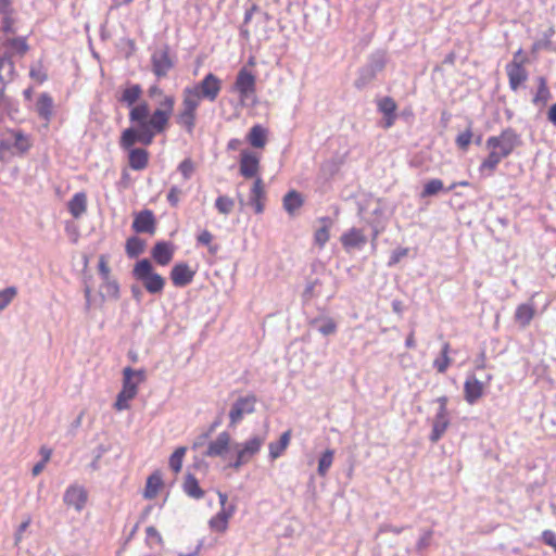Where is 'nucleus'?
Returning a JSON list of instances; mask_svg holds the SVG:
<instances>
[{
	"label": "nucleus",
	"instance_id": "obj_1",
	"mask_svg": "<svg viewBox=\"0 0 556 556\" xmlns=\"http://www.w3.org/2000/svg\"><path fill=\"white\" fill-rule=\"evenodd\" d=\"M142 94V88L138 84L126 87L118 101L130 108L129 122L131 127L123 130L119 138V147L129 149L136 143L144 147L152 144L154 137L166 130L175 106V97H163L159 108L152 113L147 101L137 103Z\"/></svg>",
	"mask_w": 556,
	"mask_h": 556
},
{
	"label": "nucleus",
	"instance_id": "obj_2",
	"mask_svg": "<svg viewBox=\"0 0 556 556\" xmlns=\"http://www.w3.org/2000/svg\"><path fill=\"white\" fill-rule=\"evenodd\" d=\"M519 144V136L511 128L502 130L497 136H491L485 141L488 155L482 160L479 172L492 175L500 163L508 157Z\"/></svg>",
	"mask_w": 556,
	"mask_h": 556
},
{
	"label": "nucleus",
	"instance_id": "obj_3",
	"mask_svg": "<svg viewBox=\"0 0 556 556\" xmlns=\"http://www.w3.org/2000/svg\"><path fill=\"white\" fill-rule=\"evenodd\" d=\"M132 277L140 281L144 289L151 294H161L165 287V278L154 271L150 260L138 261L132 268Z\"/></svg>",
	"mask_w": 556,
	"mask_h": 556
},
{
	"label": "nucleus",
	"instance_id": "obj_4",
	"mask_svg": "<svg viewBox=\"0 0 556 556\" xmlns=\"http://www.w3.org/2000/svg\"><path fill=\"white\" fill-rule=\"evenodd\" d=\"M528 63L529 58L520 48L514 53L511 61L506 64L505 72L513 91H517L528 80L529 73L526 68Z\"/></svg>",
	"mask_w": 556,
	"mask_h": 556
},
{
	"label": "nucleus",
	"instance_id": "obj_5",
	"mask_svg": "<svg viewBox=\"0 0 556 556\" xmlns=\"http://www.w3.org/2000/svg\"><path fill=\"white\" fill-rule=\"evenodd\" d=\"M175 67V58L170 53V47L163 45L151 54V70L156 78L161 79L168 75Z\"/></svg>",
	"mask_w": 556,
	"mask_h": 556
},
{
	"label": "nucleus",
	"instance_id": "obj_6",
	"mask_svg": "<svg viewBox=\"0 0 556 556\" xmlns=\"http://www.w3.org/2000/svg\"><path fill=\"white\" fill-rule=\"evenodd\" d=\"M437 402L439 403V409L432 421V430L430 433V441L438 442L450 426V414L447 410V397L440 396Z\"/></svg>",
	"mask_w": 556,
	"mask_h": 556
},
{
	"label": "nucleus",
	"instance_id": "obj_7",
	"mask_svg": "<svg viewBox=\"0 0 556 556\" xmlns=\"http://www.w3.org/2000/svg\"><path fill=\"white\" fill-rule=\"evenodd\" d=\"M202 100L214 102L220 90L222 80L213 73L206 74L201 81L191 87Z\"/></svg>",
	"mask_w": 556,
	"mask_h": 556
},
{
	"label": "nucleus",
	"instance_id": "obj_8",
	"mask_svg": "<svg viewBox=\"0 0 556 556\" xmlns=\"http://www.w3.org/2000/svg\"><path fill=\"white\" fill-rule=\"evenodd\" d=\"M492 375L486 376V381H480L476 375H468L464 382V399L465 401L473 405L477 403L485 393L488 384L492 380Z\"/></svg>",
	"mask_w": 556,
	"mask_h": 556
},
{
	"label": "nucleus",
	"instance_id": "obj_9",
	"mask_svg": "<svg viewBox=\"0 0 556 556\" xmlns=\"http://www.w3.org/2000/svg\"><path fill=\"white\" fill-rule=\"evenodd\" d=\"M256 397L252 394L238 397L229 410L230 427L239 424L245 415L252 414L255 409Z\"/></svg>",
	"mask_w": 556,
	"mask_h": 556
},
{
	"label": "nucleus",
	"instance_id": "obj_10",
	"mask_svg": "<svg viewBox=\"0 0 556 556\" xmlns=\"http://www.w3.org/2000/svg\"><path fill=\"white\" fill-rule=\"evenodd\" d=\"M263 440L260 437H253L242 445H237V456L233 462L229 463V467L239 469L241 466L250 462V459L260 451Z\"/></svg>",
	"mask_w": 556,
	"mask_h": 556
},
{
	"label": "nucleus",
	"instance_id": "obj_11",
	"mask_svg": "<svg viewBox=\"0 0 556 556\" xmlns=\"http://www.w3.org/2000/svg\"><path fill=\"white\" fill-rule=\"evenodd\" d=\"M255 76L247 67H242L236 76L232 90L239 93L241 101H244L255 92Z\"/></svg>",
	"mask_w": 556,
	"mask_h": 556
},
{
	"label": "nucleus",
	"instance_id": "obj_12",
	"mask_svg": "<svg viewBox=\"0 0 556 556\" xmlns=\"http://www.w3.org/2000/svg\"><path fill=\"white\" fill-rule=\"evenodd\" d=\"M132 229L137 233H150L153 235L156 229V220L151 210H142L135 215L132 222Z\"/></svg>",
	"mask_w": 556,
	"mask_h": 556
},
{
	"label": "nucleus",
	"instance_id": "obj_13",
	"mask_svg": "<svg viewBox=\"0 0 556 556\" xmlns=\"http://www.w3.org/2000/svg\"><path fill=\"white\" fill-rule=\"evenodd\" d=\"M194 275L195 271L187 263L180 262L173 266L170 280L175 287L184 288L192 282Z\"/></svg>",
	"mask_w": 556,
	"mask_h": 556
},
{
	"label": "nucleus",
	"instance_id": "obj_14",
	"mask_svg": "<svg viewBox=\"0 0 556 556\" xmlns=\"http://www.w3.org/2000/svg\"><path fill=\"white\" fill-rule=\"evenodd\" d=\"M147 379V372L144 369H134L131 367H125L123 369V384L122 388L131 391L136 395L138 394V386L144 382Z\"/></svg>",
	"mask_w": 556,
	"mask_h": 556
},
{
	"label": "nucleus",
	"instance_id": "obj_15",
	"mask_svg": "<svg viewBox=\"0 0 556 556\" xmlns=\"http://www.w3.org/2000/svg\"><path fill=\"white\" fill-rule=\"evenodd\" d=\"M340 242L345 251H351L364 247L367 238L362 229L353 227L341 235Z\"/></svg>",
	"mask_w": 556,
	"mask_h": 556
},
{
	"label": "nucleus",
	"instance_id": "obj_16",
	"mask_svg": "<svg viewBox=\"0 0 556 556\" xmlns=\"http://www.w3.org/2000/svg\"><path fill=\"white\" fill-rule=\"evenodd\" d=\"M260 160L257 155L249 150L241 151L240 174L244 178H253L258 172Z\"/></svg>",
	"mask_w": 556,
	"mask_h": 556
},
{
	"label": "nucleus",
	"instance_id": "obj_17",
	"mask_svg": "<svg viewBox=\"0 0 556 556\" xmlns=\"http://www.w3.org/2000/svg\"><path fill=\"white\" fill-rule=\"evenodd\" d=\"M230 444V435L228 432H220L216 440L210 442L204 455L207 457H223L225 458Z\"/></svg>",
	"mask_w": 556,
	"mask_h": 556
},
{
	"label": "nucleus",
	"instance_id": "obj_18",
	"mask_svg": "<svg viewBox=\"0 0 556 556\" xmlns=\"http://www.w3.org/2000/svg\"><path fill=\"white\" fill-rule=\"evenodd\" d=\"M151 255L159 265L165 266L173 260L174 247L170 242L159 241L154 244Z\"/></svg>",
	"mask_w": 556,
	"mask_h": 556
},
{
	"label": "nucleus",
	"instance_id": "obj_19",
	"mask_svg": "<svg viewBox=\"0 0 556 556\" xmlns=\"http://www.w3.org/2000/svg\"><path fill=\"white\" fill-rule=\"evenodd\" d=\"M87 501V492L81 486L71 485L64 493V502L68 506H74L81 510Z\"/></svg>",
	"mask_w": 556,
	"mask_h": 556
},
{
	"label": "nucleus",
	"instance_id": "obj_20",
	"mask_svg": "<svg viewBox=\"0 0 556 556\" xmlns=\"http://www.w3.org/2000/svg\"><path fill=\"white\" fill-rule=\"evenodd\" d=\"M236 510L233 504H229L228 508L220 509L214 517L210 519V528L217 532H225L228 528V520L232 517Z\"/></svg>",
	"mask_w": 556,
	"mask_h": 556
},
{
	"label": "nucleus",
	"instance_id": "obj_21",
	"mask_svg": "<svg viewBox=\"0 0 556 556\" xmlns=\"http://www.w3.org/2000/svg\"><path fill=\"white\" fill-rule=\"evenodd\" d=\"M128 153V163L131 169L134 170H142L148 166L149 163V153L143 148H134L130 147L126 149Z\"/></svg>",
	"mask_w": 556,
	"mask_h": 556
},
{
	"label": "nucleus",
	"instance_id": "obj_22",
	"mask_svg": "<svg viewBox=\"0 0 556 556\" xmlns=\"http://www.w3.org/2000/svg\"><path fill=\"white\" fill-rule=\"evenodd\" d=\"M36 111L40 118L45 119V126L48 127L53 116V99L50 94L43 92L39 96L36 103Z\"/></svg>",
	"mask_w": 556,
	"mask_h": 556
},
{
	"label": "nucleus",
	"instance_id": "obj_23",
	"mask_svg": "<svg viewBox=\"0 0 556 556\" xmlns=\"http://www.w3.org/2000/svg\"><path fill=\"white\" fill-rule=\"evenodd\" d=\"M304 201L302 193L291 190L282 199L283 208L290 216H295L304 205Z\"/></svg>",
	"mask_w": 556,
	"mask_h": 556
},
{
	"label": "nucleus",
	"instance_id": "obj_24",
	"mask_svg": "<svg viewBox=\"0 0 556 556\" xmlns=\"http://www.w3.org/2000/svg\"><path fill=\"white\" fill-rule=\"evenodd\" d=\"M535 316V306L533 303H522L516 307L515 321L521 327L526 328L530 325Z\"/></svg>",
	"mask_w": 556,
	"mask_h": 556
},
{
	"label": "nucleus",
	"instance_id": "obj_25",
	"mask_svg": "<svg viewBox=\"0 0 556 556\" xmlns=\"http://www.w3.org/2000/svg\"><path fill=\"white\" fill-rule=\"evenodd\" d=\"M318 223L320 224V227L314 232V241L319 248H324L330 239V229L333 222L330 217L325 216L318 218Z\"/></svg>",
	"mask_w": 556,
	"mask_h": 556
},
{
	"label": "nucleus",
	"instance_id": "obj_26",
	"mask_svg": "<svg viewBox=\"0 0 556 556\" xmlns=\"http://www.w3.org/2000/svg\"><path fill=\"white\" fill-rule=\"evenodd\" d=\"M264 200L265 192L263 181L262 179L257 178L253 184L249 199L250 204L254 206V211L256 214H260L264 211Z\"/></svg>",
	"mask_w": 556,
	"mask_h": 556
},
{
	"label": "nucleus",
	"instance_id": "obj_27",
	"mask_svg": "<svg viewBox=\"0 0 556 556\" xmlns=\"http://www.w3.org/2000/svg\"><path fill=\"white\" fill-rule=\"evenodd\" d=\"M1 47L11 49L20 56H24L29 51V45L25 36L8 37L1 42Z\"/></svg>",
	"mask_w": 556,
	"mask_h": 556
},
{
	"label": "nucleus",
	"instance_id": "obj_28",
	"mask_svg": "<svg viewBox=\"0 0 556 556\" xmlns=\"http://www.w3.org/2000/svg\"><path fill=\"white\" fill-rule=\"evenodd\" d=\"M68 212L74 218L81 217L87 211V195L85 192H77L68 201Z\"/></svg>",
	"mask_w": 556,
	"mask_h": 556
},
{
	"label": "nucleus",
	"instance_id": "obj_29",
	"mask_svg": "<svg viewBox=\"0 0 556 556\" xmlns=\"http://www.w3.org/2000/svg\"><path fill=\"white\" fill-rule=\"evenodd\" d=\"M378 108L386 116V127H391L395 121L397 105L391 97H384L378 102Z\"/></svg>",
	"mask_w": 556,
	"mask_h": 556
},
{
	"label": "nucleus",
	"instance_id": "obj_30",
	"mask_svg": "<svg viewBox=\"0 0 556 556\" xmlns=\"http://www.w3.org/2000/svg\"><path fill=\"white\" fill-rule=\"evenodd\" d=\"M201 100V97L191 87H186L182 91V111L197 114Z\"/></svg>",
	"mask_w": 556,
	"mask_h": 556
},
{
	"label": "nucleus",
	"instance_id": "obj_31",
	"mask_svg": "<svg viewBox=\"0 0 556 556\" xmlns=\"http://www.w3.org/2000/svg\"><path fill=\"white\" fill-rule=\"evenodd\" d=\"M536 83H538V90L532 99V102L535 105L543 106L552 99V93L547 86V79L544 76L538 77Z\"/></svg>",
	"mask_w": 556,
	"mask_h": 556
},
{
	"label": "nucleus",
	"instance_id": "obj_32",
	"mask_svg": "<svg viewBox=\"0 0 556 556\" xmlns=\"http://www.w3.org/2000/svg\"><path fill=\"white\" fill-rule=\"evenodd\" d=\"M9 132L14 138V141L12 142L13 149H15L20 154L27 153L33 146L30 137L25 135L22 130L11 129Z\"/></svg>",
	"mask_w": 556,
	"mask_h": 556
},
{
	"label": "nucleus",
	"instance_id": "obj_33",
	"mask_svg": "<svg viewBox=\"0 0 556 556\" xmlns=\"http://www.w3.org/2000/svg\"><path fill=\"white\" fill-rule=\"evenodd\" d=\"M247 140L254 148H263L267 141V130L262 125L256 124L250 129Z\"/></svg>",
	"mask_w": 556,
	"mask_h": 556
},
{
	"label": "nucleus",
	"instance_id": "obj_34",
	"mask_svg": "<svg viewBox=\"0 0 556 556\" xmlns=\"http://www.w3.org/2000/svg\"><path fill=\"white\" fill-rule=\"evenodd\" d=\"M182 490L189 497L194 500H200L204 496V491L200 488L198 479L192 473H187Z\"/></svg>",
	"mask_w": 556,
	"mask_h": 556
},
{
	"label": "nucleus",
	"instance_id": "obj_35",
	"mask_svg": "<svg viewBox=\"0 0 556 556\" xmlns=\"http://www.w3.org/2000/svg\"><path fill=\"white\" fill-rule=\"evenodd\" d=\"M451 353V344L448 342H444L441 349L440 356L433 361V367L439 374H444L452 364V358L450 357Z\"/></svg>",
	"mask_w": 556,
	"mask_h": 556
},
{
	"label": "nucleus",
	"instance_id": "obj_36",
	"mask_svg": "<svg viewBox=\"0 0 556 556\" xmlns=\"http://www.w3.org/2000/svg\"><path fill=\"white\" fill-rule=\"evenodd\" d=\"M162 484H163V481L159 473H152L151 476H149V478L147 479V484H146V489H144V497L148 500L154 498L157 495L159 490L162 486Z\"/></svg>",
	"mask_w": 556,
	"mask_h": 556
},
{
	"label": "nucleus",
	"instance_id": "obj_37",
	"mask_svg": "<svg viewBox=\"0 0 556 556\" xmlns=\"http://www.w3.org/2000/svg\"><path fill=\"white\" fill-rule=\"evenodd\" d=\"M144 241L139 237L132 236L126 241V253L128 257L134 258L143 253Z\"/></svg>",
	"mask_w": 556,
	"mask_h": 556
},
{
	"label": "nucleus",
	"instance_id": "obj_38",
	"mask_svg": "<svg viewBox=\"0 0 556 556\" xmlns=\"http://www.w3.org/2000/svg\"><path fill=\"white\" fill-rule=\"evenodd\" d=\"M334 457V451L333 450H326L318 460V468L317 472L320 477H326L330 467L332 466Z\"/></svg>",
	"mask_w": 556,
	"mask_h": 556
},
{
	"label": "nucleus",
	"instance_id": "obj_39",
	"mask_svg": "<svg viewBox=\"0 0 556 556\" xmlns=\"http://www.w3.org/2000/svg\"><path fill=\"white\" fill-rule=\"evenodd\" d=\"M442 190H444L443 181L441 179L433 178L425 184L422 191L420 193V197L429 198V197L438 194Z\"/></svg>",
	"mask_w": 556,
	"mask_h": 556
},
{
	"label": "nucleus",
	"instance_id": "obj_40",
	"mask_svg": "<svg viewBox=\"0 0 556 556\" xmlns=\"http://www.w3.org/2000/svg\"><path fill=\"white\" fill-rule=\"evenodd\" d=\"M136 397V394L131 391H128L124 388L118 392L116 396V401L114 403V408L118 412L125 410L129 408V401Z\"/></svg>",
	"mask_w": 556,
	"mask_h": 556
},
{
	"label": "nucleus",
	"instance_id": "obj_41",
	"mask_svg": "<svg viewBox=\"0 0 556 556\" xmlns=\"http://www.w3.org/2000/svg\"><path fill=\"white\" fill-rule=\"evenodd\" d=\"M195 113H190L181 110L177 116V123L180 126H182L187 132L192 134L195 126Z\"/></svg>",
	"mask_w": 556,
	"mask_h": 556
},
{
	"label": "nucleus",
	"instance_id": "obj_42",
	"mask_svg": "<svg viewBox=\"0 0 556 556\" xmlns=\"http://www.w3.org/2000/svg\"><path fill=\"white\" fill-rule=\"evenodd\" d=\"M17 288L14 286L7 287L0 290V312L10 305V303L16 298Z\"/></svg>",
	"mask_w": 556,
	"mask_h": 556
},
{
	"label": "nucleus",
	"instance_id": "obj_43",
	"mask_svg": "<svg viewBox=\"0 0 556 556\" xmlns=\"http://www.w3.org/2000/svg\"><path fill=\"white\" fill-rule=\"evenodd\" d=\"M187 452V447L180 446L175 450V452L169 457V467L173 471L179 472L182 467V458Z\"/></svg>",
	"mask_w": 556,
	"mask_h": 556
},
{
	"label": "nucleus",
	"instance_id": "obj_44",
	"mask_svg": "<svg viewBox=\"0 0 556 556\" xmlns=\"http://www.w3.org/2000/svg\"><path fill=\"white\" fill-rule=\"evenodd\" d=\"M235 206V201L227 195H219L215 201L216 210L224 215L231 213Z\"/></svg>",
	"mask_w": 556,
	"mask_h": 556
},
{
	"label": "nucleus",
	"instance_id": "obj_45",
	"mask_svg": "<svg viewBox=\"0 0 556 556\" xmlns=\"http://www.w3.org/2000/svg\"><path fill=\"white\" fill-rule=\"evenodd\" d=\"M146 540L149 546L156 544L157 546H164V540L157 529L153 526H149L146 529Z\"/></svg>",
	"mask_w": 556,
	"mask_h": 556
},
{
	"label": "nucleus",
	"instance_id": "obj_46",
	"mask_svg": "<svg viewBox=\"0 0 556 556\" xmlns=\"http://www.w3.org/2000/svg\"><path fill=\"white\" fill-rule=\"evenodd\" d=\"M15 22L14 14L2 15L1 31L7 35H14L16 33Z\"/></svg>",
	"mask_w": 556,
	"mask_h": 556
},
{
	"label": "nucleus",
	"instance_id": "obj_47",
	"mask_svg": "<svg viewBox=\"0 0 556 556\" xmlns=\"http://www.w3.org/2000/svg\"><path fill=\"white\" fill-rule=\"evenodd\" d=\"M29 77L35 79L37 83L42 84L48 79L47 73L43 71L41 62L36 65H31L29 70Z\"/></svg>",
	"mask_w": 556,
	"mask_h": 556
},
{
	"label": "nucleus",
	"instance_id": "obj_48",
	"mask_svg": "<svg viewBox=\"0 0 556 556\" xmlns=\"http://www.w3.org/2000/svg\"><path fill=\"white\" fill-rule=\"evenodd\" d=\"M102 288L104 289L106 295L113 299L119 298V285L116 280H103Z\"/></svg>",
	"mask_w": 556,
	"mask_h": 556
},
{
	"label": "nucleus",
	"instance_id": "obj_49",
	"mask_svg": "<svg viewBox=\"0 0 556 556\" xmlns=\"http://www.w3.org/2000/svg\"><path fill=\"white\" fill-rule=\"evenodd\" d=\"M472 131L468 128L465 131L460 132L456 137V144L459 149L466 151L471 143Z\"/></svg>",
	"mask_w": 556,
	"mask_h": 556
},
{
	"label": "nucleus",
	"instance_id": "obj_50",
	"mask_svg": "<svg viewBox=\"0 0 556 556\" xmlns=\"http://www.w3.org/2000/svg\"><path fill=\"white\" fill-rule=\"evenodd\" d=\"M178 170L181 173L186 180L190 179L194 172V165L191 159H185L178 166Z\"/></svg>",
	"mask_w": 556,
	"mask_h": 556
},
{
	"label": "nucleus",
	"instance_id": "obj_51",
	"mask_svg": "<svg viewBox=\"0 0 556 556\" xmlns=\"http://www.w3.org/2000/svg\"><path fill=\"white\" fill-rule=\"evenodd\" d=\"M409 249L408 248H399L394 250L390 256V260L388 262V266L392 267L401 262L402 258L406 257L408 255Z\"/></svg>",
	"mask_w": 556,
	"mask_h": 556
},
{
	"label": "nucleus",
	"instance_id": "obj_52",
	"mask_svg": "<svg viewBox=\"0 0 556 556\" xmlns=\"http://www.w3.org/2000/svg\"><path fill=\"white\" fill-rule=\"evenodd\" d=\"M318 330L324 336L332 334L337 330V324L331 318L325 319L323 324L319 326Z\"/></svg>",
	"mask_w": 556,
	"mask_h": 556
},
{
	"label": "nucleus",
	"instance_id": "obj_53",
	"mask_svg": "<svg viewBox=\"0 0 556 556\" xmlns=\"http://www.w3.org/2000/svg\"><path fill=\"white\" fill-rule=\"evenodd\" d=\"M181 194V189L177 186H172L167 193V201L172 207H176L179 203V195Z\"/></svg>",
	"mask_w": 556,
	"mask_h": 556
},
{
	"label": "nucleus",
	"instance_id": "obj_54",
	"mask_svg": "<svg viewBox=\"0 0 556 556\" xmlns=\"http://www.w3.org/2000/svg\"><path fill=\"white\" fill-rule=\"evenodd\" d=\"M99 274L103 280L110 279V267L108 265V261L105 255H100L99 264H98Z\"/></svg>",
	"mask_w": 556,
	"mask_h": 556
},
{
	"label": "nucleus",
	"instance_id": "obj_55",
	"mask_svg": "<svg viewBox=\"0 0 556 556\" xmlns=\"http://www.w3.org/2000/svg\"><path fill=\"white\" fill-rule=\"evenodd\" d=\"M542 541L553 547V549L556 552V533L552 530H544L542 532Z\"/></svg>",
	"mask_w": 556,
	"mask_h": 556
},
{
	"label": "nucleus",
	"instance_id": "obj_56",
	"mask_svg": "<svg viewBox=\"0 0 556 556\" xmlns=\"http://www.w3.org/2000/svg\"><path fill=\"white\" fill-rule=\"evenodd\" d=\"M15 14L12 0H0V15Z\"/></svg>",
	"mask_w": 556,
	"mask_h": 556
},
{
	"label": "nucleus",
	"instance_id": "obj_57",
	"mask_svg": "<svg viewBox=\"0 0 556 556\" xmlns=\"http://www.w3.org/2000/svg\"><path fill=\"white\" fill-rule=\"evenodd\" d=\"M213 239L212 233L208 230H203L198 237L197 241L201 245H210Z\"/></svg>",
	"mask_w": 556,
	"mask_h": 556
},
{
	"label": "nucleus",
	"instance_id": "obj_58",
	"mask_svg": "<svg viewBox=\"0 0 556 556\" xmlns=\"http://www.w3.org/2000/svg\"><path fill=\"white\" fill-rule=\"evenodd\" d=\"M106 450L103 445H99L98 448H97V454L94 456V459L92 460V463L90 464V467L93 469V470H97L99 469V460L100 458L102 457L103 453H105Z\"/></svg>",
	"mask_w": 556,
	"mask_h": 556
},
{
	"label": "nucleus",
	"instance_id": "obj_59",
	"mask_svg": "<svg viewBox=\"0 0 556 556\" xmlns=\"http://www.w3.org/2000/svg\"><path fill=\"white\" fill-rule=\"evenodd\" d=\"M85 416V410H81L78 416L72 421L71 426H70V431L72 433H75L76 430L81 426V422H83V418Z\"/></svg>",
	"mask_w": 556,
	"mask_h": 556
},
{
	"label": "nucleus",
	"instance_id": "obj_60",
	"mask_svg": "<svg viewBox=\"0 0 556 556\" xmlns=\"http://www.w3.org/2000/svg\"><path fill=\"white\" fill-rule=\"evenodd\" d=\"M291 439V431L288 430L280 435V453L286 450Z\"/></svg>",
	"mask_w": 556,
	"mask_h": 556
},
{
	"label": "nucleus",
	"instance_id": "obj_61",
	"mask_svg": "<svg viewBox=\"0 0 556 556\" xmlns=\"http://www.w3.org/2000/svg\"><path fill=\"white\" fill-rule=\"evenodd\" d=\"M84 295H85V299H86L85 311L89 312L90 308H91V288L89 286L85 287Z\"/></svg>",
	"mask_w": 556,
	"mask_h": 556
},
{
	"label": "nucleus",
	"instance_id": "obj_62",
	"mask_svg": "<svg viewBox=\"0 0 556 556\" xmlns=\"http://www.w3.org/2000/svg\"><path fill=\"white\" fill-rule=\"evenodd\" d=\"M4 49H5L4 52L2 54H0V59H2V61L7 64L10 61H13V56L15 55V53H14V51H12L9 48H4Z\"/></svg>",
	"mask_w": 556,
	"mask_h": 556
},
{
	"label": "nucleus",
	"instance_id": "obj_63",
	"mask_svg": "<svg viewBox=\"0 0 556 556\" xmlns=\"http://www.w3.org/2000/svg\"><path fill=\"white\" fill-rule=\"evenodd\" d=\"M203 546V541H199V543L195 545V547L191 551V552H188V553H178V556H197L201 548Z\"/></svg>",
	"mask_w": 556,
	"mask_h": 556
},
{
	"label": "nucleus",
	"instance_id": "obj_64",
	"mask_svg": "<svg viewBox=\"0 0 556 556\" xmlns=\"http://www.w3.org/2000/svg\"><path fill=\"white\" fill-rule=\"evenodd\" d=\"M548 121L556 126V103L552 104L547 112Z\"/></svg>",
	"mask_w": 556,
	"mask_h": 556
}]
</instances>
